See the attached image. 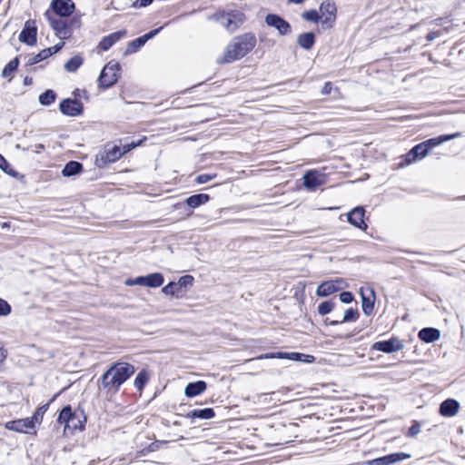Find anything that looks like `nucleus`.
Masks as SVG:
<instances>
[{
	"label": "nucleus",
	"instance_id": "dca6fc26",
	"mask_svg": "<svg viewBox=\"0 0 465 465\" xmlns=\"http://www.w3.org/2000/svg\"><path fill=\"white\" fill-rule=\"evenodd\" d=\"M411 458L410 454L404 452L391 453L371 460V465H391Z\"/></svg>",
	"mask_w": 465,
	"mask_h": 465
},
{
	"label": "nucleus",
	"instance_id": "ddd939ff",
	"mask_svg": "<svg viewBox=\"0 0 465 465\" xmlns=\"http://www.w3.org/2000/svg\"><path fill=\"white\" fill-rule=\"evenodd\" d=\"M265 23L267 24V25L277 29L279 35H288L291 32L290 24L277 15H274V14L267 15L265 17Z\"/></svg>",
	"mask_w": 465,
	"mask_h": 465
},
{
	"label": "nucleus",
	"instance_id": "72a5a7b5",
	"mask_svg": "<svg viewBox=\"0 0 465 465\" xmlns=\"http://www.w3.org/2000/svg\"><path fill=\"white\" fill-rule=\"evenodd\" d=\"M148 381H149V373L147 371L143 370L135 377L134 385L138 391H142L144 385L148 382Z\"/></svg>",
	"mask_w": 465,
	"mask_h": 465
},
{
	"label": "nucleus",
	"instance_id": "7c9ffc66",
	"mask_svg": "<svg viewBox=\"0 0 465 465\" xmlns=\"http://www.w3.org/2000/svg\"><path fill=\"white\" fill-rule=\"evenodd\" d=\"M74 411L72 410L71 406H66L61 411V412L58 416L57 422L60 424H64V434L66 433L67 424L69 423V420H70L71 417L74 415Z\"/></svg>",
	"mask_w": 465,
	"mask_h": 465
},
{
	"label": "nucleus",
	"instance_id": "f03ea898",
	"mask_svg": "<svg viewBox=\"0 0 465 465\" xmlns=\"http://www.w3.org/2000/svg\"><path fill=\"white\" fill-rule=\"evenodd\" d=\"M134 367L126 362L113 364L101 377L104 389L109 392H116L134 373Z\"/></svg>",
	"mask_w": 465,
	"mask_h": 465
},
{
	"label": "nucleus",
	"instance_id": "0eeeda50",
	"mask_svg": "<svg viewBox=\"0 0 465 465\" xmlns=\"http://www.w3.org/2000/svg\"><path fill=\"white\" fill-rule=\"evenodd\" d=\"M404 342L398 337H391L388 341H376L371 345L372 351H379L384 353H393L401 351Z\"/></svg>",
	"mask_w": 465,
	"mask_h": 465
},
{
	"label": "nucleus",
	"instance_id": "bb28decb",
	"mask_svg": "<svg viewBox=\"0 0 465 465\" xmlns=\"http://www.w3.org/2000/svg\"><path fill=\"white\" fill-rule=\"evenodd\" d=\"M215 415L213 409L205 408L202 410H193L187 414L188 418L192 419H202V420H209L213 418Z\"/></svg>",
	"mask_w": 465,
	"mask_h": 465
},
{
	"label": "nucleus",
	"instance_id": "2f4dec72",
	"mask_svg": "<svg viewBox=\"0 0 465 465\" xmlns=\"http://www.w3.org/2000/svg\"><path fill=\"white\" fill-rule=\"evenodd\" d=\"M360 313L356 309L349 308L345 311L341 321H333L331 322V325H336L342 322H355L359 318Z\"/></svg>",
	"mask_w": 465,
	"mask_h": 465
},
{
	"label": "nucleus",
	"instance_id": "2eb2a0df",
	"mask_svg": "<svg viewBox=\"0 0 465 465\" xmlns=\"http://www.w3.org/2000/svg\"><path fill=\"white\" fill-rule=\"evenodd\" d=\"M51 5L54 12L62 17L69 16L74 9L72 0H53Z\"/></svg>",
	"mask_w": 465,
	"mask_h": 465
},
{
	"label": "nucleus",
	"instance_id": "6e6552de",
	"mask_svg": "<svg viewBox=\"0 0 465 465\" xmlns=\"http://www.w3.org/2000/svg\"><path fill=\"white\" fill-rule=\"evenodd\" d=\"M35 424L32 420L28 418L19 419L15 420L7 421L5 428L9 430H14L20 433H33L35 434Z\"/></svg>",
	"mask_w": 465,
	"mask_h": 465
},
{
	"label": "nucleus",
	"instance_id": "864d4df0",
	"mask_svg": "<svg viewBox=\"0 0 465 465\" xmlns=\"http://www.w3.org/2000/svg\"><path fill=\"white\" fill-rule=\"evenodd\" d=\"M64 45V42H60L57 45H54L52 47H49L47 49L50 50L51 55H52V54L57 53L60 49H62Z\"/></svg>",
	"mask_w": 465,
	"mask_h": 465
},
{
	"label": "nucleus",
	"instance_id": "f3484780",
	"mask_svg": "<svg viewBox=\"0 0 465 465\" xmlns=\"http://www.w3.org/2000/svg\"><path fill=\"white\" fill-rule=\"evenodd\" d=\"M364 213L365 211L362 207H355L348 213V222L359 229L366 230L367 224L364 222Z\"/></svg>",
	"mask_w": 465,
	"mask_h": 465
},
{
	"label": "nucleus",
	"instance_id": "13d9d810",
	"mask_svg": "<svg viewBox=\"0 0 465 465\" xmlns=\"http://www.w3.org/2000/svg\"><path fill=\"white\" fill-rule=\"evenodd\" d=\"M439 36V34L437 32H430L428 35H427V40L428 41H432L434 40L435 38H437Z\"/></svg>",
	"mask_w": 465,
	"mask_h": 465
},
{
	"label": "nucleus",
	"instance_id": "c85d7f7f",
	"mask_svg": "<svg viewBox=\"0 0 465 465\" xmlns=\"http://www.w3.org/2000/svg\"><path fill=\"white\" fill-rule=\"evenodd\" d=\"M145 286L150 288H157L163 285L164 282L163 275L160 272L151 273L145 276Z\"/></svg>",
	"mask_w": 465,
	"mask_h": 465
},
{
	"label": "nucleus",
	"instance_id": "473e14b6",
	"mask_svg": "<svg viewBox=\"0 0 465 465\" xmlns=\"http://www.w3.org/2000/svg\"><path fill=\"white\" fill-rule=\"evenodd\" d=\"M49 56H51L50 50H48L47 48L44 49L36 54L29 55L27 57L26 65H34V64L48 58Z\"/></svg>",
	"mask_w": 465,
	"mask_h": 465
},
{
	"label": "nucleus",
	"instance_id": "a18cd8bd",
	"mask_svg": "<svg viewBox=\"0 0 465 465\" xmlns=\"http://www.w3.org/2000/svg\"><path fill=\"white\" fill-rule=\"evenodd\" d=\"M216 177V174H207V173H203V174H199L195 181L197 183L199 184H203V183H206L208 182H210L211 180H213V178Z\"/></svg>",
	"mask_w": 465,
	"mask_h": 465
},
{
	"label": "nucleus",
	"instance_id": "69168bd1",
	"mask_svg": "<svg viewBox=\"0 0 465 465\" xmlns=\"http://www.w3.org/2000/svg\"><path fill=\"white\" fill-rule=\"evenodd\" d=\"M288 1L291 3H294V4H302V3H303L304 0H288Z\"/></svg>",
	"mask_w": 465,
	"mask_h": 465
},
{
	"label": "nucleus",
	"instance_id": "f8f14e48",
	"mask_svg": "<svg viewBox=\"0 0 465 465\" xmlns=\"http://www.w3.org/2000/svg\"><path fill=\"white\" fill-rule=\"evenodd\" d=\"M124 155L122 149L114 145L104 150V152L97 158L96 163L99 167H104L107 163H114Z\"/></svg>",
	"mask_w": 465,
	"mask_h": 465
},
{
	"label": "nucleus",
	"instance_id": "37998d69",
	"mask_svg": "<svg viewBox=\"0 0 465 465\" xmlns=\"http://www.w3.org/2000/svg\"><path fill=\"white\" fill-rule=\"evenodd\" d=\"M12 309L10 304L4 299L0 298V317L9 315Z\"/></svg>",
	"mask_w": 465,
	"mask_h": 465
},
{
	"label": "nucleus",
	"instance_id": "bf43d9fd",
	"mask_svg": "<svg viewBox=\"0 0 465 465\" xmlns=\"http://www.w3.org/2000/svg\"><path fill=\"white\" fill-rule=\"evenodd\" d=\"M153 0H140L141 6H147L153 3Z\"/></svg>",
	"mask_w": 465,
	"mask_h": 465
},
{
	"label": "nucleus",
	"instance_id": "8fccbe9b",
	"mask_svg": "<svg viewBox=\"0 0 465 465\" xmlns=\"http://www.w3.org/2000/svg\"><path fill=\"white\" fill-rule=\"evenodd\" d=\"M161 29H162V27H159V28L153 29V30L150 31L149 33H147V34H145V35H142V36H143V38L144 39L145 43H146L149 39H151V38H153V36H155V35H156L161 31Z\"/></svg>",
	"mask_w": 465,
	"mask_h": 465
},
{
	"label": "nucleus",
	"instance_id": "680f3d73",
	"mask_svg": "<svg viewBox=\"0 0 465 465\" xmlns=\"http://www.w3.org/2000/svg\"><path fill=\"white\" fill-rule=\"evenodd\" d=\"M44 149H45V146H44L43 144H37V145L35 146V153H41Z\"/></svg>",
	"mask_w": 465,
	"mask_h": 465
},
{
	"label": "nucleus",
	"instance_id": "a19ab883",
	"mask_svg": "<svg viewBox=\"0 0 465 465\" xmlns=\"http://www.w3.org/2000/svg\"><path fill=\"white\" fill-rule=\"evenodd\" d=\"M333 308H334V303L332 302L326 301V302H322L318 306V312L321 315H326V314L330 313L333 310Z\"/></svg>",
	"mask_w": 465,
	"mask_h": 465
},
{
	"label": "nucleus",
	"instance_id": "c9c22d12",
	"mask_svg": "<svg viewBox=\"0 0 465 465\" xmlns=\"http://www.w3.org/2000/svg\"><path fill=\"white\" fill-rule=\"evenodd\" d=\"M55 99L56 94L51 89L46 90L39 95V103L43 105H50L55 101Z\"/></svg>",
	"mask_w": 465,
	"mask_h": 465
},
{
	"label": "nucleus",
	"instance_id": "c756f323",
	"mask_svg": "<svg viewBox=\"0 0 465 465\" xmlns=\"http://www.w3.org/2000/svg\"><path fill=\"white\" fill-rule=\"evenodd\" d=\"M19 65V59L18 57L14 58L11 60L3 69L2 71V77L7 78L8 81H11L14 77V74L16 71L17 67Z\"/></svg>",
	"mask_w": 465,
	"mask_h": 465
},
{
	"label": "nucleus",
	"instance_id": "6e6d98bb",
	"mask_svg": "<svg viewBox=\"0 0 465 465\" xmlns=\"http://www.w3.org/2000/svg\"><path fill=\"white\" fill-rule=\"evenodd\" d=\"M332 89L331 84L330 82H326L322 89V94H329Z\"/></svg>",
	"mask_w": 465,
	"mask_h": 465
},
{
	"label": "nucleus",
	"instance_id": "1a4fd4ad",
	"mask_svg": "<svg viewBox=\"0 0 465 465\" xmlns=\"http://www.w3.org/2000/svg\"><path fill=\"white\" fill-rule=\"evenodd\" d=\"M45 15L49 21L56 36L60 39H66L70 36L71 31L64 20L54 18L52 12L49 10L45 12Z\"/></svg>",
	"mask_w": 465,
	"mask_h": 465
},
{
	"label": "nucleus",
	"instance_id": "c03bdc74",
	"mask_svg": "<svg viewBox=\"0 0 465 465\" xmlns=\"http://www.w3.org/2000/svg\"><path fill=\"white\" fill-rule=\"evenodd\" d=\"M193 282V277L192 275H183L182 276L178 282H177V284H179V287L180 289H182V287H186V286H189V285H192Z\"/></svg>",
	"mask_w": 465,
	"mask_h": 465
},
{
	"label": "nucleus",
	"instance_id": "4be33fe9",
	"mask_svg": "<svg viewBox=\"0 0 465 465\" xmlns=\"http://www.w3.org/2000/svg\"><path fill=\"white\" fill-rule=\"evenodd\" d=\"M206 387L207 384L203 381L191 382L185 387L184 393L187 397H195L203 393L206 390Z\"/></svg>",
	"mask_w": 465,
	"mask_h": 465
},
{
	"label": "nucleus",
	"instance_id": "20e7f679",
	"mask_svg": "<svg viewBox=\"0 0 465 465\" xmlns=\"http://www.w3.org/2000/svg\"><path fill=\"white\" fill-rule=\"evenodd\" d=\"M327 183V175L320 170L307 171L303 175V185L309 191H316Z\"/></svg>",
	"mask_w": 465,
	"mask_h": 465
},
{
	"label": "nucleus",
	"instance_id": "a211bd4d",
	"mask_svg": "<svg viewBox=\"0 0 465 465\" xmlns=\"http://www.w3.org/2000/svg\"><path fill=\"white\" fill-rule=\"evenodd\" d=\"M126 35V31L122 30L118 32L112 33L106 36H104L99 42V48L103 51L109 50L115 43L120 41Z\"/></svg>",
	"mask_w": 465,
	"mask_h": 465
},
{
	"label": "nucleus",
	"instance_id": "e2e57ef3",
	"mask_svg": "<svg viewBox=\"0 0 465 465\" xmlns=\"http://www.w3.org/2000/svg\"><path fill=\"white\" fill-rule=\"evenodd\" d=\"M24 84H25V85H29V84H32V78H30V77H28V76L25 77V79H24Z\"/></svg>",
	"mask_w": 465,
	"mask_h": 465
},
{
	"label": "nucleus",
	"instance_id": "4468645a",
	"mask_svg": "<svg viewBox=\"0 0 465 465\" xmlns=\"http://www.w3.org/2000/svg\"><path fill=\"white\" fill-rule=\"evenodd\" d=\"M60 111L68 116H76L83 111V104L75 99H64L60 103Z\"/></svg>",
	"mask_w": 465,
	"mask_h": 465
},
{
	"label": "nucleus",
	"instance_id": "9b49d317",
	"mask_svg": "<svg viewBox=\"0 0 465 465\" xmlns=\"http://www.w3.org/2000/svg\"><path fill=\"white\" fill-rule=\"evenodd\" d=\"M361 297V309L365 315L369 316L374 309L375 292L371 287H361L360 289Z\"/></svg>",
	"mask_w": 465,
	"mask_h": 465
},
{
	"label": "nucleus",
	"instance_id": "cd10ccee",
	"mask_svg": "<svg viewBox=\"0 0 465 465\" xmlns=\"http://www.w3.org/2000/svg\"><path fill=\"white\" fill-rule=\"evenodd\" d=\"M83 171V165L79 162L70 161L68 162L63 171L62 173L64 176L69 177L74 174H77Z\"/></svg>",
	"mask_w": 465,
	"mask_h": 465
},
{
	"label": "nucleus",
	"instance_id": "b1692460",
	"mask_svg": "<svg viewBox=\"0 0 465 465\" xmlns=\"http://www.w3.org/2000/svg\"><path fill=\"white\" fill-rule=\"evenodd\" d=\"M460 136V133H455L452 134H444L440 135L435 138L429 139L425 142H423L426 144V147L429 148V151L432 149L433 147L440 145V143L452 140L454 138H458Z\"/></svg>",
	"mask_w": 465,
	"mask_h": 465
},
{
	"label": "nucleus",
	"instance_id": "de8ad7c7",
	"mask_svg": "<svg viewBox=\"0 0 465 465\" xmlns=\"http://www.w3.org/2000/svg\"><path fill=\"white\" fill-rule=\"evenodd\" d=\"M420 432V426L419 423H414L410 429H409V431H408V436L409 437H415L416 435H418L419 433Z\"/></svg>",
	"mask_w": 465,
	"mask_h": 465
},
{
	"label": "nucleus",
	"instance_id": "79ce46f5",
	"mask_svg": "<svg viewBox=\"0 0 465 465\" xmlns=\"http://www.w3.org/2000/svg\"><path fill=\"white\" fill-rule=\"evenodd\" d=\"M302 16L303 19H305L307 21L313 22V23H317L320 21L319 13L316 10H311V11L304 12L302 15Z\"/></svg>",
	"mask_w": 465,
	"mask_h": 465
},
{
	"label": "nucleus",
	"instance_id": "a878e982",
	"mask_svg": "<svg viewBox=\"0 0 465 465\" xmlns=\"http://www.w3.org/2000/svg\"><path fill=\"white\" fill-rule=\"evenodd\" d=\"M297 43L302 48L305 50H310L315 43L314 34L303 33L300 35L297 38Z\"/></svg>",
	"mask_w": 465,
	"mask_h": 465
},
{
	"label": "nucleus",
	"instance_id": "3c124183",
	"mask_svg": "<svg viewBox=\"0 0 465 465\" xmlns=\"http://www.w3.org/2000/svg\"><path fill=\"white\" fill-rule=\"evenodd\" d=\"M140 143H141V142H139L137 143H131L124 144V147H123L122 153H124H124H128L129 151H131L132 149H134L136 146H138Z\"/></svg>",
	"mask_w": 465,
	"mask_h": 465
},
{
	"label": "nucleus",
	"instance_id": "4d7b16f0",
	"mask_svg": "<svg viewBox=\"0 0 465 465\" xmlns=\"http://www.w3.org/2000/svg\"><path fill=\"white\" fill-rule=\"evenodd\" d=\"M145 276H138L134 279L135 285L145 286Z\"/></svg>",
	"mask_w": 465,
	"mask_h": 465
},
{
	"label": "nucleus",
	"instance_id": "4c0bfd02",
	"mask_svg": "<svg viewBox=\"0 0 465 465\" xmlns=\"http://www.w3.org/2000/svg\"><path fill=\"white\" fill-rule=\"evenodd\" d=\"M48 408L49 403L44 404L35 411L33 416L29 417L35 425L40 424L43 421L44 414L47 411Z\"/></svg>",
	"mask_w": 465,
	"mask_h": 465
},
{
	"label": "nucleus",
	"instance_id": "7ed1b4c3",
	"mask_svg": "<svg viewBox=\"0 0 465 465\" xmlns=\"http://www.w3.org/2000/svg\"><path fill=\"white\" fill-rule=\"evenodd\" d=\"M119 71L120 65L117 63L109 62L100 74V85L104 88L114 85L117 82Z\"/></svg>",
	"mask_w": 465,
	"mask_h": 465
},
{
	"label": "nucleus",
	"instance_id": "39448f33",
	"mask_svg": "<svg viewBox=\"0 0 465 465\" xmlns=\"http://www.w3.org/2000/svg\"><path fill=\"white\" fill-rule=\"evenodd\" d=\"M336 5L333 2H322L320 6V21L322 25L325 28H331L336 20Z\"/></svg>",
	"mask_w": 465,
	"mask_h": 465
},
{
	"label": "nucleus",
	"instance_id": "423d86ee",
	"mask_svg": "<svg viewBox=\"0 0 465 465\" xmlns=\"http://www.w3.org/2000/svg\"><path fill=\"white\" fill-rule=\"evenodd\" d=\"M346 287L347 283L345 280L342 278H337L335 280L322 282L317 288L316 294L320 297H326Z\"/></svg>",
	"mask_w": 465,
	"mask_h": 465
},
{
	"label": "nucleus",
	"instance_id": "58836bf2",
	"mask_svg": "<svg viewBox=\"0 0 465 465\" xmlns=\"http://www.w3.org/2000/svg\"><path fill=\"white\" fill-rule=\"evenodd\" d=\"M145 44V41L144 39L143 38V36H140L133 41H131L129 44H128V46H127V50L126 52L127 53H134L136 52L139 48H141L142 46H143Z\"/></svg>",
	"mask_w": 465,
	"mask_h": 465
},
{
	"label": "nucleus",
	"instance_id": "052dcab7",
	"mask_svg": "<svg viewBox=\"0 0 465 465\" xmlns=\"http://www.w3.org/2000/svg\"><path fill=\"white\" fill-rule=\"evenodd\" d=\"M124 284H125L126 286H133V285H135L134 279H127V280L124 282Z\"/></svg>",
	"mask_w": 465,
	"mask_h": 465
},
{
	"label": "nucleus",
	"instance_id": "5701e85b",
	"mask_svg": "<svg viewBox=\"0 0 465 465\" xmlns=\"http://www.w3.org/2000/svg\"><path fill=\"white\" fill-rule=\"evenodd\" d=\"M419 338L425 342H433L440 337V332L435 328H423L419 331Z\"/></svg>",
	"mask_w": 465,
	"mask_h": 465
},
{
	"label": "nucleus",
	"instance_id": "603ef678",
	"mask_svg": "<svg viewBox=\"0 0 465 465\" xmlns=\"http://www.w3.org/2000/svg\"><path fill=\"white\" fill-rule=\"evenodd\" d=\"M225 19V22L223 21V25H224V27L230 31H233L235 29V26L232 27V25L233 24L232 20L230 18V17H226L224 18Z\"/></svg>",
	"mask_w": 465,
	"mask_h": 465
},
{
	"label": "nucleus",
	"instance_id": "f257e3e1",
	"mask_svg": "<svg viewBox=\"0 0 465 465\" xmlns=\"http://www.w3.org/2000/svg\"><path fill=\"white\" fill-rule=\"evenodd\" d=\"M256 45V37L252 34H244L234 37L225 47L223 54L217 58L220 64L240 60Z\"/></svg>",
	"mask_w": 465,
	"mask_h": 465
},
{
	"label": "nucleus",
	"instance_id": "f704fd0d",
	"mask_svg": "<svg viewBox=\"0 0 465 465\" xmlns=\"http://www.w3.org/2000/svg\"><path fill=\"white\" fill-rule=\"evenodd\" d=\"M162 292L166 295H171L175 298L181 297V294H180L181 289L179 287V284H177V282H171L167 285H165L162 289Z\"/></svg>",
	"mask_w": 465,
	"mask_h": 465
},
{
	"label": "nucleus",
	"instance_id": "5fc2aeb1",
	"mask_svg": "<svg viewBox=\"0 0 465 465\" xmlns=\"http://www.w3.org/2000/svg\"><path fill=\"white\" fill-rule=\"evenodd\" d=\"M10 167V164L7 163L5 158L0 154V168L4 170L5 172H7V168Z\"/></svg>",
	"mask_w": 465,
	"mask_h": 465
},
{
	"label": "nucleus",
	"instance_id": "9d476101",
	"mask_svg": "<svg viewBox=\"0 0 465 465\" xmlns=\"http://www.w3.org/2000/svg\"><path fill=\"white\" fill-rule=\"evenodd\" d=\"M37 28L35 20H28L25 22L23 30L19 35V41L28 45H35L36 44Z\"/></svg>",
	"mask_w": 465,
	"mask_h": 465
},
{
	"label": "nucleus",
	"instance_id": "ea45409f",
	"mask_svg": "<svg viewBox=\"0 0 465 465\" xmlns=\"http://www.w3.org/2000/svg\"><path fill=\"white\" fill-rule=\"evenodd\" d=\"M429 148L426 147L424 143H420L413 147V153L416 154L418 159L424 158L429 153Z\"/></svg>",
	"mask_w": 465,
	"mask_h": 465
},
{
	"label": "nucleus",
	"instance_id": "412c9836",
	"mask_svg": "<svg viewBox=\"0 0 465 465\" xmlns=\"http://www.w3.org/2000/svg\"><path fill=\"white\" fill-rule=\"evenodd\" d=\"M302 357L313 358L312 356L305 355V354L299 353V352H291V353L271 352V353L262 354V355L257 357V359L262 360V359L279 358V359H289V360H292V361H302Z\"/></svg>",
	"mask_w": 465,
	"mask_h": 465
},
{
	"label": "nucleus",
	"instance_id": "aec40b11",
	"mask_svg": "<svg viewBox=\"0 0 465 465\" xmlns=\"http://www.w3.org/2000/svg\"><path fill=\"white\" fill-rule=\"evenodd\" d=\"M460 404L456 400L448 399L440 406V413L444 417H452L457 414Z\"/></svg>",
	"mask_w": 465,
	"mask_h": 465
},
{
	"label": "nucleus",
	"instance_id": "49530a36",
	"mask_svg": "<svg viewBox=\"0 0 465 465\" xmlns=\"http://www.w3.org/2000/svg\"><path fill=\"white\" fill-rule=\"evenodd\" d=\"M340 301L342 303H351L353 301V295L350 292H342L340 294Z\"/></svg>",
	"mask_w": 465,
	"mask_h": 465
},
{
	"label": "nucleus",
	"instance_id": "e433bc0d",
	"mask_svg": "<svg viewBox=\"0 0 465 465\" xmlns=\"http://www.w3.org/2000/svg\"><path fill=\"white\" fill-rule=\"evenodd\" d=\"M83 64V58L75 55L68 60L64 64V69L67 72H75Z\"/></svg>",
	"mask_w": 465,
	"mask_h": 465
},
{
	"label": "nucleus",
	"instance_id": "0e129e2a",
	"mask_svg": "<svg viewBox=\"0 0 465 465\" xmlns=\"http://www.w3.org/2000/svg\"><path fill=\"white\" fill-rule=\"evenodd\" d=\"M6 173H9L10 175L14 176V177L16 175V173L11 167L7 168V172Z\"/></svg>",
	"mask_w": 465,
	"mask_h": 465
},
{
	"label": "nucleus",
	"instance_id": "6ab92c4d",
	"mask_svg": "<svg viewBox=\"0 0 465 465\" xmlns=\"http://www.w3.org/2000/svg\"><path fill=\"white\" fill-rule=\"evenodd\" d=\"M86 417L82 411H74V415L71 417L69 423L67 424L66 433H73L76 430H83L84 428V422Z\"/></svg>",
	"mask_w": 465,
	"mask_h": 465
},
{
	"label": "nucleus",
	"instance_id": "393cba45",
	"mask_svg": "<svg viewBox=\"0 0 465 465\" xmlns=\"http://www.w3.org/2000/svg\"><path fill=\"white\" fill-rule=\"evenodd\" d=\"M210 200V196L206 193L193 194L185 200L186 204L194 209L202 204L206 203Z\"/></svg>",
	"mask_w": 465,
	"mask_h": 465
},
{
	"label": "nucleus",
	"instance_id": "09e8293b",
	"mask_svg": "<svg viewBox=\"0 0 465 465\" xmlns=\"http://www.w3.org/2000/svg\"><path fill=\"white\" fill-rule=\"evenodd\" d=\"M419 160L415 153H413V148L405 155L406 164H411L415 161Z\"/></svg>",
	"mask_w": 465,
	"mask_h": 465
}]
</instances>
